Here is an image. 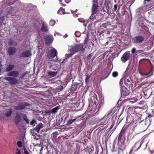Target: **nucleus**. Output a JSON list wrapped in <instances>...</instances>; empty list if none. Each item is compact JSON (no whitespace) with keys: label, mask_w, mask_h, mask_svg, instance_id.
<instances>
[{"label":"nucleus","mask_w":154,"mask_h":154,"mask_svg":"<svg viewBox=\"0 0 154 154\" xmlns=\"http://www.w3.org/2000/svg\"><path fill=\"white\" fill-rule=\"evenodd\" d=\"M55 21L54 20L51 19L49 25L52 26H53L55 24Z\"/></svg>","instance_id":"obj_29"},{"label":"nucleus","mask_w":154,"mask_h":154,"mask_svg":"<svg viewBox=\"0 0 154 154\" xmlns=\"http://www.w3.org/2000/svg\"><path fill=\"white\" fill-rule=\"evenodd\" d=\"M23 118L24 120L25 121V122H26L27 123H29V121L28 119L27 118L26 116L24 115L23 116Z\"/></svg>","instance_id":"obj_32"},{"label":"nucleus","mask_w":154,"mask_h":154,"mask_svg":"<svg viewBox=\"0 0 154 154\" xmlns=\"http://www.w3.org/2000/svg\"><path fill=\"white\" fill-rule=\"evenodd\" d=\"M136 51V49L135 48H133L131 50L132 54H134Z\"/></svg>","instance_id":"obj_43"},{"label":"nucleus","mask_w":154,"mask_h":154,"mask_svg":"<svg viewBox=\"0 0 154 154\" xmlns=\"http://www.w3.org/2000/svg\"><path fill=\"white\" fill-rule=\"evenodd\" d=\"M30 52L29 51H27L21 53L20 56L22 57H28L31 55Z\"/></svg>","instance_id":"obj_14"},{"label":"nucleus","mask_w":154,"mask_h":154,"mask_svg":"<svg viewBox=\"0 0 154 154\" xmlns=\"http://www.w3.org/2000/svg\"><path fill=\"white\" fill-rule=\"evenodd\" d=\"M91 101L95 106L97 105V98L96 95H94L91 97Z\"/></svg>","instance_id":"obj_16"},{"label":"nucleus","mask_w":154,"mask_h":154,"mask_svg":"<svg viewBox=\"0 0 154 154\" xmlns=\"http://www.w3.org/2000/svg\"><path fill=\"white\" fill-rule=\"evenodd\" d=\"M21 152L20 150H18V151L16 152V154H20Z\"/></svg>","instance_id":"obj_50"},{"label":"nucleus","mask_w":154,"mask_h":154,"mask_svg":"<svg viewBox=\"0 0 154 154\" xmlns=\"http://www.w3.org/2000/svg\"><path fill=\"white\" fill-rule=\"evenodd\" d=\"M77 118H75V119H72L73 122H74L76 119Z\"/></svg>","instance_id":"obj_54"},{"label":"nucleus","mask_w":154,"mask_h":154,"mask_svg":"<svg viewBox=\"0 0 154 154\" xmlns=\"http://www.w3.org/2000/svg\"><path fill=\"white\" fill-rule=\"evenodd\" d=\"M59 109V107L56 106L52 109V110L51 111V112L52 113H55L57 112Z\"/></svg>","instance_id":"obj_28"},{"label":"nucleus","mask_w":154,"mask_h":154,"mask_svg":"<svg viewBox=\"0 0 154 154\" xmlns=\"http://www.w3.org/2000/svg\"><path fill=\"white\" fill-rule=\"evenodd\" d=\"M21 116L20 114L18 113L16 114V116L14 118V121L16 124H17L21 120L20 118Z\"/></svg>","instance_id":"obj_15"},{"label":"nucleus","mask_w":154,"mask_h":154,"mask_svg":"<svg viewBox=\"0 0 154 154\" xmlns=\"http://www.w3.org/2000/svg\"><path fill=\"white\" fill-rule=\"evenodd\" d=\"M57 13L59 14H67V13H65L64 11V9L62 8H60L57 11Z\"/></svg>","instance_id":"obj_25"},{"label":"nucleus","mask_w":154,"mask_h":154,"mask_svg":"<svg viewBox=\"0 0 154 154\" xmlns=\"http://www.w3.org/2000/svg\"><path fill=\"white\" fill-rule=\"evenodd\" d=\"M153 71L152 70H150L149 72V73H146V74H143L141 72H140V74L141 76H145V77H150L151 76H152V75L153 74Z\"/></svg>","instance_id":"obj_18"},{"label":"nucleus","mask_w":154,"mask_h":154,"mask_svg":"<svg viewBox=\"0 0 154 154\" xmlns=\"http://www.w3.org/2000/svg\"><path fill=\"white\" fill-rule=\"evenodd\" d=\"M109 115H106L104 116L103 117V118L101 119L100 120H103L105 121L103 123L104 124H106L108 122L109 120Z\"/></svg>","instance_id":"obj_21"},{"label":"nucleus","mask_w":154,"mask_h":154,"mask_svg":"<svg viewBox=\"0 0 154 154\" xmlns=\"http://www.w3.org/2000/svg\"><path fill=\"white\" fill-rule=\"evenodd\" d=\"M121 92L122 95L123 96L128 95L130 92L128 89L125 87H123L121 90Z\"/></svg>","instance_id":"obj_8"},{"label":"nucleus","mask_w":154,"mask_h":154,"mask_svg":"<svg viewBox=\"0 0 154 154\" xmlns=\"http://www.w3.org/2000/svg\"><path fill=\"white\" fill-rule=\"evenodd\" d=\"M35 122V121L34 119L32 120L30 122V125H32V126L34 125V124Z\"/></svg>","instance_id":"obj_42"},{"label":"nucleus","mask_w":154,"mask_h":154,"mask_svg":"<svg viewBox=\"0 0 154 154\" xmlns=\"http://www.w3.org/2000/svg\"><path fill=\"white\" fill-rule=\"evenodd\" d=\"M63 6H66V5H64V4H61Z\"/></svg>","instance_id":"obj_56"},{"label":"nucleus","mask_w":154,"mask_h":154,"mask_svg":"<svg viewBox=\"0 0 154 154\" xmlns=\"http://www.w3.org/2000/svg\"><path fill=\"white\" fill-rule=\"evenodd\" d=\"M118 75V73L117 72H114L112 73V75L114 77H116Z\"/></svg>","instance_id":"obj_35"},{"label":"nucleus","mask_w":154,"mask_h":154,"mask_svg":"<svg viewBox=\"0 0 154 154\" xmlns=\"http://www.w3.org/2000/svg\"><path fill=\"white\" fill-rule=\"evenodd\" d=\"M43 124L42 123H39L36 125L33 131H36L37 133H39V130L43 127Z\"/></svg>","instance_id":"obj_17"},{"label":"nucleus","mask_w":154,"mask_h":154,"mask_svg":"<svg viewBox=\"0 0 154 154\" xmlns=\"http://www.w3.org/2000/svg\"><path fill=\"white\" fill-rule=\"evenodd\" d=\"M41 30L42 31L46 32L48 30V27L45 23L43 22L42 25Z\"/></svg>","instance_id":"obj_23"},{"label":"nucleus","mask_w":154,"mask_h":154,"mask_svg":"<svg viewBox=\"0 0 154 154\" xmlns=\"http://www.w3.org/2000/svg\"><path fill=\"white\" fill-rule=\"evenodd\" d=\"M14 2L17 1V0H13Z\"/></svg>","instance_id":"obj_59"},{"label":"nucleus","mask_w":154,"mask_h":154,"mask_svg":"<svg viewBox=\"0 0 154 154\" xmlns=\"http://www.w3.org/2000/svg\"><path fill=\"white\" fill-rule=\"evenodd\" d=\"M14 68V66L13 65L9 64L6 68L5 71L7 72H10Z\"/></svg>","instance_id":"obj_22"},{"label":"nucleus","mask_w":154,"mask_h":154,"mask_svg":"<svg viewBox=\"0 0 154 154\" xmlns=\"http://www.w3.org/2000/svg\"><path fill=\"white\" fill-rule=\"evenodd\" d=\"M74 16H75V17H77L78 16V15L77 14H74Z\"/></svg>","instance_id":"obj_55"},{"label":"nucleus","mask_w":154,"mask_h":154,"mask_svg":"<svg viewBox=\"0 0 154 154\" xmlns=\"http://www.w3.org/2000/svg\"><path fill=\"white\" fill-rule=\"evenodd\" d=\"M90 77V75L88 74L86 75V78L85 79V81L86 83L89 82V79Z\"/></svg>","instance_id":"obj_31"},{"label":"nucleus","mask_w":154,"mask_h":154,"mask_svg":"<svg viewBox=\"0 0 154 154\" xmlns=\"http://www.w3.org/2000/svg\"><path fill=\"white\" fill-rule=\"evenodd\" d=\"M71 12L73 14V11L71 10Z\"/></svg>","instance_id":"obj_57"},{"label":"nucleus","mask_w":154,"mask_h":154,"mask_svg":"<svg viewBox=\"0 0 154 154\" xmlns=\"http://www.w3.org/2000/svg\"><path fill=\"white\" fill-rule=\"evenodd\" d=\"M12 113V110L11 109L7 110L5 112V115L6 117H8L10 116Z\"/></svg>","instance_id":"obj_26"},{"label":"nucleus","mask_w":154,"mask_h":154,"mask_svg":"<svg viewBox=\"0 0 154 154\" xmlns=\"http://www.w3.org/2000/svg\"><path fill=\"white\" fill-rule=\"evenodd\" d=\"M70 0H65V1L66 3H68L70 2Z\"/></svg>","instance_id":"obj_47"},{"label":"nucleus","mask_w":154,"mask_h":154,"mask_svg":"<svg viewBox=\"0 0 154 154\" xmlns=\"http://www.w3.org/2000/svg\"><path fill=\"white\" fill-rule=\"evenodd\" d=\"M31 135L33 136H35V133H34V132H32V130H31Z\"/></svg>","instance_id":"obj_45"},{"label":"nucleus","mask_w":154,"mask_h":154,"mask_svg":"<svg viewBox=\"0 0 154 154\" xmlns=\"http://www.w3.org/2000/svg\"><path fill=\"white\" fill-rule=\"evenodd\" d=\"M13 43H14V41L12 42H10L9 43V45H13Z\"/></svg>","instance_id":"obj_48"},{"label":"nucleus","mask_w":154,"mask_h":154,"mask_svg":"<svg viewBox=\"0 0 154 154\" xmlns=\"http://www.w3.org/2000/svg\"><path fill=\"white\" fill-rule=\"evenodd\" d=\"M149 6L148 5H144L138 9V11L139 12L140 14H143L148 10L149 8L148 7Z\"/></svg>","instance_id":"obj_7"},{"label":"nucleus","mask_w":154,"mask_h":154,"mask_svg":"<svg viewBox=\"0 0 154 154\" xmlns=\"http://www.w3.org/2000/svg\"><path fill=\"white\" fill-rule=\"evenodd\" d=\"M144 39V37L141 35L136 36L132 39V41L135 43H139L142 42Z\"/></svg>","instance_id":"obj_4"},{"label":"nucleus","mask_w":154,"mask_h":154,"mask_svg":"<svg viewBox=\"0 0 154 154\" xmlns=\"http://www.w3.org/2000/svg\"><path fill=\"white\" fill-rule=\"evenodd\" d=\"M54 35L55 36H60L61 35V34L59 32H55L54 33Z\"/></svg>","instance_id":"obj_40"},{"label":"nucleus","mask_w":154,"mask_h":154,"mask_svg":"<svg viewBox=\"0 0 154 154\" xmlns=\"http://www.w3.org/2000/svg\"><path fill=\"white\" fill-rule=\"evenodd\" d=\"M123 79H122L120 81V82H119V83H120V85L121 87V88H122L123 87V86H122V83H123Z\"/></svg>","instance_id":"obj_36"},{"label":"nucleus","mask_w":154,"mask_h":154,"mask_svg":"<svg viewBox=\"0 0 154 154\" xmlns=\"http://www.w3.org/2000/svg\"><path fill=\"white\" fill-rule=\"evenodd\" d=\"M73 121L72 120V119H69V120H68L67 121V124H68V125H70L71 124L72 122H73Z\"/></svg>","instance_id":"obj_39"},{"label":"nucleus","mask_w":154,"mask_h":154,"mask_svg":"<svg viewBox=\"0 0 154 154\" xmlns=\"http://www.w3.org/2000/svg\"><path fill=\"white\" fill-rule=\"evenodd\" d=\"M27 105L25 103L20 105L18 106H14V109L16 110H20L24 109L26 106Z\"/></svg>","instance_id":"obj_20"},{"label":"nucleus","mask_w":154,"mask_h":154,"mask_svg":"<svg viewBox=\"0 0 154 154\" xmlns=\"http://www.w3.org/2000/svg\"><path fill=\"white\" fill-rule=\"evenodd\" d=\"M114 8L115 9V10H116L117 8V6L116 5H115L114 6Z\"/></svg>","instance_id":"obj_53"},{"label":"nucleus","mask_w":154,"mask_h":154,"mask_svg":"<svg viewBox=\"0 0 154 154\" xmlns=\"http://www.w3.org/2000/svg\"><path fill=\"white\" fill-rule=\"evenodd\" d=\"M75 35L76 37H79L81 35V33L79 31H76L75 33Z\"/></svg>","instance_id":"obj_30"},{"label":"nucleus","mask_w":154,"mask_h":154,"mask_svg":"<svg viewBox=\"0 0 154 154\" xmlns=\"http://www.w3.org/2000/svg\"><path fill=\"white\" fill-rule=\"evenodd\" d=\"M114 123H113L112 125H111V126H110V127L109 128V129L110 130H111V129H112V128L114 126Z\"/></svg>","instance_id":"obj_46"},{"label":"nucleus","mask_w":154,"mask_h":154,"mask_svg":"<svg viewBox=\"0 0 154 154\" xmlns=\"http://www.w3.org/2000/svg\"><path fill=\"white\" fill-rule=\"evenodd\" d=\"M57 74V72H56L50 71L48 72V75L51 77L55 76Z\"/></svg>","instance_id":"obj_24"},{"label":"nucleus","mask_w":154,"mask_h":154,"mask_svg":"<svg viewBox=\"0 0 154 154\" xmlns=\"http://www.w3.org/2000/svg\"><path fill=\"white\" fill-rule=\"evenodd\" d=\"M137 100L135 98H132L131 99L130 102L132 103H134L137 101Z\"/></svg>","instance_id":"obj_34"},{"label":"nucleus","mask_w":154,"mask_h":154,"mask_svg":"<svg viewBox=\"0 0 154 154\" xmlns=\"http://www.w3.org/2000/svg\"><path fill=\"white\" fill-rule=\"evenodd\" d=\"M19 74V72L17 71H12L9 72L7 74L8 76L17 77Z\"/></svg>","instance_id":"obj_13"},{"label":"nucleus","mask_w":154,"mask_h":154,"mask_svg":"<svg viewBox=\"0 0 154 154\" xmlns=\"http://www.w3.org/2000/svg\"><path fill=\"white\" fill-rule=\"evenodd\" d=\"M135 130H136L135 128L133 129V131L131 133H130L129 134L128 136V139H129L130 140L132 139L134 137V135H136V133H134L135 131Z\"/></svg>","instance_id":"obj_19"},{"label":"nucleus","mask_w":154,"mask_h":154,"mask_svg":"<svg viewBox=\"0 0 154 154\" xmlns=\"http://www.w3.org/2000/svg\"><path fill=\"white\" fill-rule=\"evenodd\" d=\"M85 48H84V45L82 44H79L75 45L72 46L70 51L71 53L70 54H66L65 55V57L66 59L69 57H70L73 54L76 52H82L84 51Z\"/></svg>","instance_id":"obj_1"},{"label":"nucleus","mask_w":154,"mask_h":154,"mask_svg":"<svg viewBox=\"0 0 154 154\" xmlns=\"http://www.w3.org/2000/svg\"><path fill=\"white\" fill-rule=\"evenodd\" d=\"M92 14L90 17V19L93 20L96 18V13L97 11L98 5L97 0H93Z\"/></svg>","instance_id":"obj_2"},{"label":"nucleus","mask_w":154,"mask_h":154,"mask_svg":"<svg viewBox=\"0 0 154 154\" xmlns=\"http://www.w3.org/2000/svg\"><path fill=\"white\" fill-rule=\"evenodd\" d=\"M24 152L25 154H30V153L26 150H25Z\"/></svg>","instance_id":"obj_49"},{"label":"nucleus","mask_w":154,"mask_h":154,"mask_svg":"<svg viewBox=\"0 0 154 154\" xmlns=\"http://www.w3.org/2000/svg\"><path fill=\"white\" fill-rule=\"evenodd\" d=\"M125 131L124 130L122 129L118 137L119 141H121V140L125 137Z\"/></svg>","instance_id":"obj_12"},{"label":"nucleus","mask_w":154,"mask_h":154,"mask_svg":"<svg viewBox=\"0 0 154 154\" xmlns=\"http://www.w3.org/2000/svg\"><path fill=\"white\" fill-rule=\"evenodd\" d=\"M130 52L129 51H127L125 52L121 57V61L124 63L128 60L130 57Z\"/></svg>","instance_id":"obj_5"},{"label":"nucleus","mask_w":154,"mask_h":154,"mask_svg":"<svg viewBox=\"0 0 154 154\" xmlns=\"http://www.w3.org/2000/svg\"><path fill=\"white\" fill-rule=\"evenodd\" d=\"M57 89L58 90L61 91L63 89V87L61 85H60L57 87Z\"/></svg>","instance_id":"obj_37"},{"label":"nucleus","mask_w":154,"mask_h":154,"mask_svg":"<svg viewBox=\"0 0 154 154\" xmlns=\"http://www.w3.org/2000/svg\"><path fill=\"white\" fill-rule=\"evenodd\" d=\"M125 83L126 84H128L130 82V80L129 79L126 78L124 79Z\"/></svg>","instance_id":"obj_33"},{"label":"nucleus","mask_w":154,"mask_h":154,"mask_svg":"<svg viewBox=\"0 0 154 154\" xmlns=\"http://www.w3.org/2000/svg\"><path fill=\"white\" fill-rule=\"evenodd\" d=\"M77 11V10L76 9V10H75V11Z\"/></svg>","instance_id":"obj_61"},{"label":"nucleus","mask_w":154,"mask_h":154,"mask_svg":"<svg viewBox=\"0 0 154 154\" xmlns=\"http://www.w3.org/2000/svg\"><path fill=\"white\" fill-rule=\"evenodd\" d=\"M17 144L19 147H21L22 146V143L21 141H18L17 142Z\"/></svg>","instance_id":"obj_41"},{"label":"nucleus","mask_w":154,"mask_h":154,"mask_svg":"<svg viewBox=\"0 0 154 154\" xmlns=\"http://www.w3.org/2000/svg\"><path fill=\"white\" fill-rule=\"evenodd\" d=\"M16 150L17 151H18L19 150H18V149H16Z\"/></svg>","instance_id":"obj_60"},{"label":"nucleus","mask_w":154,"mask_h":154,"mask_svg":"<svg viewBox=\"0 0 154 154\" xmlns=\"http://www.w3.org/2000/svg\"><path fill=\"white\" fill-rule=\"evenodd\" d=\"M142 144L141 142L138 141L135 144L134 147H136L137 149H138L140 147Z\"/></svg>","instance_id":"obj_27"},{"label":"nucleus","mask_w":154,"mask_h":154,"mask_svg":"<svg viewBox=\"0 0 154 154\" xmlns=\"http://www.w3.org/2000/svg\"><path fill=\"white\" fill-rule=\"evenodd\" d=\"M57 54V50L54 48L49 51L47 53V56L50 59H53Z\"/></svg>","instance_id":"obj_3"},{"label":"nucleus","mask_w":154,"mask_h":154,"mask_svg":"<svg viewBox=\"0 0 154 154\" xmlns=\"http://www.w3.org/2000/svg\"><path fill=\"white\" fill-rule=\"evenodd\" d=\"M2 65L1 62H0V72H1L2 69Z\"/></svg>","instance_id":"obj_44"},{"label":"nucleus","mask_w":154,"mask_h":154,"mask_svg":"<svg viewBox=\"0 0 154 154\" xmlns=\"http://www.w3.org/2000/svg\"><path fill=\"white\" fill-rule=\"evenodd\" d=\"M54 40L53 35H46L45 38V41L46 44H49L52 43Z\"/></svg>","instance_id":"obj_9"},{"label":"nucleus","mask_w":154,"mask_h":154,"mask_svg":"<svg viewBox=\"0 0 154 154\" xmlns=\"http://www.w3.org/2000/svg\"><path fill=\"white\" fill-rule=\"evenodd\" d=\"M5 79L7 81H8L9 83L12 85H15L17 84L18 82L17 80L14 78L7 77Z\"/></svg>","instance_id":"obj_6"},{"label":"nucleus","mask_w":154,"mask_h":154,"mask_svg":"<svg viewBox=\"0 0 154 154\" xmlns=\"http://www.w3.org/2000/svg\"><path fill=\"white\" fill-rule=\"evenodd\" d=\"M59 2H61L63 0H58Z\"/></svg>","instance_id":"obj_58"},{"label":"nucleus","mask_w":154,"mask_h":154,"mask_svg":"<svg viewBox=\"0 0 154 154\" xmlns=\"http://www.w3.org/2000/svg\"><path fill=\"white\" fill-rule=\"evenodd\" d=\"M7 11L11 16H14L17 11V10L16 8L10 7L9 11L8 10Z\"/></svg>","instance_id":"obj_10"},{"label":"nucleus","mask_w":154,"mask_h":154,"mask_svg":"<svg viewBox=\"0 0 154 154\" xmlns=\"http://www.w3.org/2000/svg\"><path fill=\"white\" fill-rule=\"evenodd\" d=\"M67 36H68L67 35V34H66L63 36V37L64 38H66L67 37Z\"/></svg>","instance_id":"obj_52"},{"label":"nucleus","mask_w":154,"mask_h":154,"mask_svg":"<svg viewBox=\"0 0 154 154\" xmlns=\"http://www.w3.org/2000/svg\"><path fill=\"white\" fill-rule=\"evenodd\" d=\"M140 132H138V133H137V134H138V133H140Z\"/></svg>","instance_id":"obj_62"},{"label":"nucleus","mask_w":154,"mask_h":154,"mask_svg":"<svg viewBox=\"0 0 154 154\" xmlns=\"http://www.w3.org/2000/svg\"><path fill=\"white\" fill-rule=\"evenodd\" d=\"M79 21L81 23H84L85 21V20L84 19L82 18H80L78 19Z\"/></svg>","instance_id":"obj_38"},{"label":"nucleus","mask_w":154,"mask_h":154,"mask_svg":"<svg viewBox=\"0 0 154 154\" xmlns=\"http://www.w3.org/2000/svg\"><path fill=\"white\" fill-rule=\"evenodd\" d=\"M16 51V48L13 47H9L7 51L8 53L10 55L13 54L15 53Z\"/></svg>","instance_id":"obj_11"},{"label":"nucleus","mask_w":154,"mask_h":154,"mask_svg":"<svg viewBox=\"0 0 154 154\" xmlns=\"http://www.w3.org/2000/svg\"><path fill=\"white\" fill-rule=\"evenodd\" d=\"M151 0H144V4H145V3H146V1H147V2H149V1H150Z\"/></svg>","instance_id":"obj_51"}]
</instances>
